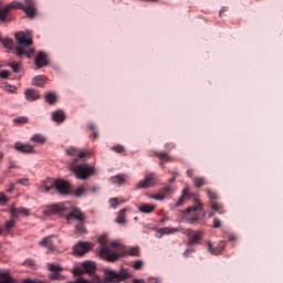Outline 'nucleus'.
Returning <instances> with one entry per match:
<instances>
[{
  "label": "nucleus",
  "instance_id": "nucleus-1",
  "mask_svg": "<svg viewBox=\"0 0 283 283\" xmlns=\"http://www.w3.org/2000/svg\"><path fill=\"white\" fill-rule=\"evenodd\" d=\"M66 154L67 156H75V158L69 163V169L72 171V174H74L77 180H87V178L96 174V169L91 167L90 164L78 165V160L81 158H85V156H90V151L71 147L66 149Z\"/></svg>",
  "mask_w": 283,
  "mask_h": 283
},
{
  "label": "nucleus",
  "instance_id": "nucleus-2",
  "mask_svg": "<svg viewBox=\"0 0 283 283\" xmlns=\"http://www.w3.org/2000/svg\"><path fill=\"white\" fill-rule=\"evenodd\" d=\"M97 242L101 244L99 256L106 262H116L123 256V245L117 242L107 243V235L98 238Z\"/></svg>",
  "mask_w": 283,
  "mask_h": 283
},
{
  "label": "nucleus",
  "instance_id": "nucleus-3",
  "mask_svg": "<svg viewBox=\"0 0 283 283\" xmlns=\"http://www.w3.org/2000/svg\"><path fill=\"white\" fill-rule=\"evenodd\" d=\"M15 40L20 44L15 46L17 56H19L20 59L23 56H27V59H32V56H34V48H32V36L21 31L15 33Z\"/></svg>",
  "mask_w": 283,
  "mask_h": 283
},
{
  "label": "nucleus",
  "instance_id": "nucleus-4",
  "mask_svg": "<svg viewBox=\"0 0 283 283\" xmlns=\"http://www.w3.org/2000/svg\"><path fill=\"white\" fill-rule=\"evenodd\" d=\"M42 189H44L46 193L49 191H52V189H55V191H57V193H60L61 196H67L72 193V186L70 185V182L63 179H56L50 186L48 184H44V186H42Z\"/></svg>",
  "mask_w": 283,
  "mask_h": 283
},
{
  "label": "nucleus",
  "instance_id": "nucleus-5",
  "mask_svg": "<svg viewBox=\"0 0 283 283\" xmlns=\"http://www.w3.org/2000/svg\"><path fill=\"white\" fill-rule=\"evenodd\" d=\"M67 222H74V220H77V223L75 224V231L83 235V233H86L85 230V216L83 212L78 210V208H74L70 211L69 214H66Z\"/></svg>",
  "mask_w": 283,
  "mask_h": 283
},
{
  "label": "nucleus",
  "instance_id": "nucleus-6",
  "mask_svg": "<svg viewBox=\"0 0 283 283\" xmlns=\"http://www.w3.org/2000/svg\"><path fill=\"white\" fill-rule=\"evenodd\" d=\"M25 6L21 2L13 1L8 4L9 10L15 9V10H23L25 12L27 17L29 19H34L36 17V4L34 3V0H24Z\"/></svg>",
  "mask_w": 283,
  "mask_h": 283
},
{
  "label": "nucleus",
  "instance_id": "nucleus-7",
  "mask_svg": "<svg viewBox=\"0 0 283 283\" xmlns=\"http://www.w3.org/2000/svg\"><path fill=\"white\" fill-rule=\"evenodd\" d=\"M185 218L189 224H193L195 222H198L200 218H205V213H202V202L197 200L195 206L189 207L185 212Z\"/></svg>",
  "mask_w": 283,
  "mask_h": 283
},
{
  "label": "nucleus",
  "instance_id": "nucleus-8",
  "mask_svg": "<svg viewBox=\"0 0 283 283\" xmlns=\"http://www.w3.org/2000/svg\"><path fill=\"white\" fill-rule=\"evenodd\" d=\"M69 209V203H55L52 206H46L43 209V216H65V211Z\"/></svg>",
  "mask_w": 283,
  "mask_h": 283
},
{
  "label": "nucleus",
  "instance_id": "nucleus-9",
  "mask_svg": "<svg viewBox=\"0 0 283 283\" xmlns=\"http://www.w3.org/2000/svg\"><path fill=\"white\" fill-rule=\"evenodd\" d=\"M158 180V177L156 176L155 172H149L145 176L143 180H140L136 189H149V187H156V182Z\"/></svg>",
  "mask_w": 283,
  "mask_h": 283
},
{
  "label": "nucleus",
  "instance_id": "nucleus-10",
  "mask_svg": "<svg viewBox=\"0 0 283 283\" xmlns=\"http://www.w3.org/2000/svg\"><path fill=\"white\" fill-rule=\"evenodd\" d=\"M127 279H129V272H127V270H122L119 272L111 270L106 272L107 282H123L124 280Z\"/></svg>",
  "mask_w": 283,
  "mask_h": 283
},
{
  "label": "nucleus",
  "instance_id": "nucleus-11",
  "mask_svg": "<svg viewBox=\"0 0 283 283\" xmlns=\"http://www.w3.org/2000/svg\"><path fill=\"white\" fill-rule=\"evenodd\" d=\"M48 269H49V271H51V273L49 275V280H56V281L63 280V276L61 274V271H63V268H61L60 264L49 263Z\"/></svg>",
  "mask_w": 283,
  "mask_h": 283
},
{
  "label": "nucleus",
  "instance_id": "nucleus-12",
  "mask_svg": "<svg viewBox=\"0 0 283 283\" xmlns=\"http://www.w3.org/2000/svg\"><path fill=\"white\" fill-rule=\"evenodd\" d=\"M186 235H191V238L188 240L189 247H195V244H199L202 240V231H196L193 233L192 230H186Z\"/></svg>",
  "mask_w": 283,
  "mask_h": 283
},
{
  "label": "nucleus",
  "instance_id": "nucleus-13",
  "mask_svg": "<svg viewBox=\"0 0 283 283\" xmlns=\"http://www.w3.org/2000/svg\"><path fill=\"white\" fill-rule=\"evenodd\" d=\"M94 245L90 242H80L73 248L75 255H85Z\"/></svg>",
  "mask_w": 283,
  "mask_h": 283
},
{
  "label": "nucleus",
  "instance_id": "nucleus-14",
  "mask_svg": "<svg viewBox=\"0 0 283 283\" xmlns=\"http://www.w3.org/2000/svg\"><path fill=\"white\" fill-rule=\"evenodd\" d=\"M14 149L17 151H20L21 154H32L34 153V147H32L30 144H23V143H15Z\"/></svg>",
  "mask_w": 283,
  "mask_h": 283
},
{
  "label": "nucleus",
  "instance_id": "nucleus-15",
  "mask_svg": "<svg viewBox=\"0 0 283 283\" xmlns=\"http://www.w3.org/2000/svg\"><path fill=\"white\" fill-rule=\"evenodd\" d=\"M224 241H220L216 248H213L211 242H208V251H210L212 255H220V253L224 251Z\"/></svg>",
  "mask_w": 283,
  "mask_h": 283
},
{
  "label": "nucleus",
  "instance_id": "nucleus-16",
  "mask_svg": "<svg viewBox=\"0 0 283 283\" xmlns=\"http://www.w3.org/2000/svg\"><path fill=\"white\" fill-rule=\"evenodd\" d=\"M36 67H45L48 65V55L44 52H39L34 61Z\"/></svg>",
  "mask_w": 283,
  "mask_h": 283
},
{
  "label": "nucleus",
  "instance_id": "nucleus-17",
  "mask_svg": "<svg viewBox=\"0 0 283 283\" xmlns=\"http://www.w3.org/2000/svg\"><path fill=\"white\" fill-rule=\"evenodd\" d=\"M24 94L27 101H29L30 103H33V101H39V98H41V94H39V92L34 88L25 90Z\"/></svg>",
  "mask_w": 283,
  "mask_h": 283
},
{
  "label": "nucleus",
  "instance_id": "nucleus-18",
  "mask_svg": "<svg viewBox=\"0 0 283 283\" xmlns=\"http://www.w3.org/2000/svg\"><path fill=\"white\" fill-rule=\"evenodd\" d=\"M10 213L12 218H19V216H30V210L24 207L11 208Z\"/></svg>",
  "mask_w": 283,
  "mask_h": 283
},
{
  "label": "nucleus",
  "instance_id": "nucleus-19",
  "mask_svg": "<svg viewBox=\"0 0 283 283\" xmlns=\"http://www.w3.org/2000/svg\"><path fill=\"white\" fill-rule=\"evenodd\" d=\"M87 191H90V188L87 184H84L83 186H80L78 188L71 190V193L75 196V198H81L82 196H85Z\"/></svg>",
  "mask_w": 283,
  "mask_h": 283
},
{
  "label": "nucleus",
  "instance_id": "nucleus-20",
  "mask_svg": "<svg viewBox=\"0 0 283 283\" xmlns=\"http://www.w3.org/2000/svg\"><path fill=\"white\" fill-rule=\"evenodd\" d=\"M155 156H157V158L161 161V163H159L160 167H163V165H165V163H171V160H172L171 156H169V153L155 151Z\"/></svg>",
  "mask_w": 283,
  "mask_h": 283
},
{
  "label": "nucleus",
  "instance_id": "nucleus-21",
  "mask_svg": "<svg viewBox=\"0 0 283 283\" xmlns=\"http://www.w3.org/2000/svg\"><path fill=\"white\" fill-rule=\"evenodd\" d=\"M0 283H14V279L10 275V270H0Z\"/></svg>",
  "mask_w": 283,
  "mask_h": 283
},
{
  "label": "nucleus",
  "instance_id": "nucleus-22",
  "mask_svg": "<svg viewBox=\"0 0 283 283\" xmlns=\"http://www.w3.org/2000/svg\"><path fill=\"white\" fill-rule=\"evenodd\" d=\"M53 238L54 235L45 237L40 241V247H45V249H49V251H54V243L52 242Z\"/></svg>",
  "mask_w": 283,
  "mask_h": 283
},
{
  "label": "nucleus",
  "instance_id": "nucleus-23",
  "mask_svg": "<svg viewBox=\"0 0 283 283\" xmlns=\"http://www.w3.org/2000/svg\"><path fill=\"white\" fill-rule=\"evenodd\" d=\"M155 210H156V206L151 205V203H142L138 207V211L140 213H153V211H155Z\"/></svg>",
  "mask_w": 283,
  "mask_h": 283
},
{
  "label": "nucleus",
  "instance_id": "nucleus-24",
  "mask_svg": "<svg viewBox=\"0 0 283 283\" xmlns=\"http://www.w3.org/2000/svg\"><path fill=\"white\" fill-rule=\"evenodd\" d=\"M210 207L212 211H216L217 213H227V210H224V206H222V203H219L218 201H210Z\"/></svg>",
  "mask_w": 283,
  "mask_h": 283
},
{
  "label": "nucleus",
  "instance_id": "nucleus-25",
  "mask_svg": "<svg viewBox=\"0 0 283 283\" xmlns=\"http://www.w3.org/2000/svg\"><path fill=\"white\" fill-rule=\"evenodd\" d=\"M52 118L55 123H63L65 120V113L63 111H55L52 113Z\"/></svg>",
  "mask_w": 283,
  "mask_h": 283
},
{
  "label": "nucleus",
  "instance_id": "nucleus-26",
  "mask_svg": "<svg viewBox=\"0 0 283 283\" xmlns=\"http://www.w3.org/2000/svg\"><path fill=\"white\" fill-rule=\"evenodd\" d=\"M180 231V228H161L158 230V233H161V235H171V233H178Z\"/></svg>",
  "mask_w": 283,
  "mask_h": 283
},
{
  "label": "nucleus",
  "instance_id": "nucleus-27",
  "mask_svg": "<svg viewBox=\"0 0 283 283\" xmlns=\"http://www.w3.org/2000/svg\"><path fill=\"white\" fill-rule=\"evenodd\" d=\"M8 14H10V7L9 6L0 9V21L2 23H6V21H8Z\"/></svg>",
  "mask_w": 283,
  "mask_h": 283
},
{
  "label": "nucleus",
  "instance_id": "nucleus-28",
  "mask_svg": "<svg viewBox=\"0 0 283 283\" xmlns=\"http://www.w3.org/2000/svg\"><path fill=\"white\" fill-rule=\"evenodd\" d=\"M46 138L45 136L41 135V134H34L32 137H31V142L32 143H38V145H44V143H46Z\"/></svg>",
  "mask_w": 283,
  "mask_h": 283
},
{
  "label": "nucleus",
  "instance_id": "nucleus-29",
  "mask_svg": "<svg viewBox=\"0 0 283 283\" xmlns=\"http://www.w3.org/2000/svg\"><path fill=\"white\" fill-rule=\"evenodd\" d=\"M125 213H127V209H122L118 211V214L115 219V222H117V224H125Z\"/></svg>",
  "mask_w": 283,
  "mask_h": 283
},
{
  "label": "nucleus",
  "instance_id": "nucleus-30",
  "mask_svg": "<svg viewBox=\"0 0 283 283\" xmlns=\"http://www.w3.org/2000/svg\"><path fill=\"white\" fill-rule=\"evenodd\" d=\"M112 185H124L125 184V176L124 175H117L115 177H112L111 179Z\"/></svg>",
  "mask_w": 283,
  "mask_h": 283
},
{
  "label": "nucleus",
  "instance_id": "nucleus-31",
  "mask_svg": "<svg viewBox=\"0 0 283 283\" xmlns=\"http://www.w3.org/2000/svg\"><path fill=\"white\" fill-rule=\"evenodd\" d=\"M33 85H36V87H43L45 85V76L39 75L33 78Z\"/></svg>",
  "mask_w": 283,
  "mask_h": 283
},
{
  "label": "nucleus",
  "instance_id": "nucleus-32",
  "mask_svg": "<svg viewBox=\"0 0 283 283\" xmlns=\"http://www.w3.org/2000/svg\"><path fill=\"white\" fill-rule=\"evenodd\" d=\"M187 198H189V190L185 189L181 198H179V200L176 202V207H182Z\"/></svg>",
  "mask_w": 283,
  "mask_h": 283
},
{
  "label": "nucleus",
  "instance_id": "nucleus-33",
  "mask_svg": "<svg viewBox=\"0 0 283 283\" xmlns=\"http://www.w3.org/2000/svg\"><path fill=\"white\" fill-rule=\"evenodd\" d=\"M193 185L197 189H200L201 187H205V185H207V180L202 177H196L193 179Z\"/></svg>",
  "mask_w": 283,
  "mask_h": 283
},
{
  "label": "nucleus",
  "instance_id": "nucleus-34",
  "mask_svg": "<svg viewBox=\"0 0 283 283\" xmlns=\"http://www.w3.org/2000/svg\"><path fill=\"white\" fill-rule=\"evenodd\" d=\"M44 98H45L46 103H49V105H54L56 103L55 93H46Z\"/></svg>",
  "mask_w": 283,
  "mask_h": 283
},
{
  "label": "nucleus",
  "instance_id": "nucleus-35",
  "mask_svg": "<svg viewBox=\"0 0 283 283\" xmlns=\"http://www.w3.org/2000/svg\"><path fill=\"white\" fill-rule=\"evenodd\" d=\"M207 196L210 200V202H216V200H218L220 197L218 196V192L212 191L211 189H207Z\"/></svg>",
  "mask_w": 283,
  "mask_h": 283
},
{
  "label": "nucleus",
  "instance_id": "nucleus-36",
  "mask_svg": "<svg viewBox=\"0 0 283 283\" xmlns=\"http://www.w3.org/2000/svg\"><path fill=\"white\" fill-rule=\"evenodd\" d=\"M128 255L138 258V255H140V248L138 247H133L128 250Z\"/></svg>",
  "mask_w": 283,
  "mask_h": 283
},
{
  "label": "nucleus",
  "instance_id": "nucleus-37",
  "mask_svg": "<svg viewBox=\"0 0 283 283\" xmlns=\"http://www.w3.org/2000/svg\"><path fill=\"white\" fill-rule=\"evenodd\" d=\"M109 205L113 209H116V207H118V205H123V200L120 198H112L109 200Z\"/></svg>",
  "mask_w": 283,
  "mask_h": 283
},
{
  "label": "nucleus",
  "instance_id": "nucleus-38",
  "mask_svg": "<svg viewBox=\"0 0 283 283\" xmlns=\"http://www.w3.org/2000/svg\"><path fill=\"white\" fill-rule=\"evenodd\" d=\"M9 65L11 66L12 71L15 74H19V72H21V63H19V62H11Z\"/></svg>",
  "mask_w": 283,
  "mask_h": 283
},
{
  "label": "nucleus",
  "instance_id": "nucleus-39",
  "mask_svg": "<svg viewBox=\"0 0 283 283\" xmlns=\"http://www.w3.org/2000/svg\"><path fill=\"white\" fill-rule=\"evenodd\" d=\"M23 265L24 266H29V269H36V262H34V260L32 259H27L24 262H23Z\"/></svg>",
  "mask_w": 283,
  "mask_h": 283
},
{
  "label": "nucleus",
  "instance_id": "nucleus-40",
  "mask_svg": "<svg viewBox=\"0 0 283 283\" xmlns=\"http://www.w3.org/2000/svg\"><path fill=\"white\" fill-rule=\"evenodd\" d=\"M13 123H15V125H25V123H28V117L21 116V117L14 118Z\"/></svg>",
  "mask_w": 283,
  "mask_h": 283
},
{
  "label": "nucleus",
  "instance_id": "nucleus-41",
  "mask_svg": "<svg viewBox=\"0 0 283 283\" xmlns=\"http://www.w3.org/2000/svg\"><path fill=\"white\" fill-rule=\"evenodd\" d=\"M0 41H1L2 45L8 48L9 50L12 49L13 42H12L11 39H3V40H1V38H0Z\"/></svg>",
  "mask_w": 283,
  "mask_h": 283
},
{
  "label": "nucleus",
  "instance_id": "nucleus-42",
  "mask_svg": "<svg viewBox=\"0 0 283 283\" xmlns=\"http://www.w3.org/2000/svg\"><path fill=\"white\" fill-rule=\"evenodd\" d=\"M171 191H172L171 186H166L160 189V192L163 196H165V198H167V196H169V193H171Z\"/></svg>",
  "mask_w": 283,
  "mask_h": 283
},
{
  "label": "nucleus",
  "instance_id": "nucleus-43",
  "mask_svg": "<svg viewBox=\"0 0 283 283\" xmlns=\"http://www.w3.org/2000/svg\"><path fill=\"white\" fill-rule=\"evenodd\" d=\"M88 128L91 129V132H93V138L94 139L98 138V130H96V125L95 124H90Z\"/></svg>",
  "mask_w": 283,
  "mask_h": 283
},
{
  "label": "nucleus",
  "instance_id": "nucleus-44",
  "mask_svg": "<svg viewBox=\"0 0 283 283\" xmlns=\"http://www.w3.org/2000/svg\"><path fill=\"white\" fill-rule=\"evenodd\" d=\"M113 151H116V154H123L125 151V147L123 145H116L112 147Z\"/></svg>",
  "mask_w": 283,
  "mask_h": 283
},
{
  "label": "nucleus",
  "instance_id": "nucleus-45",
  "mask_svg": "<svg viewBox=\"0 0 283 283\" xmlns=\"http://www.w3.org/2000/svg\"><path fill=\"white\" fill-rule=\"evenodd\" d=\"M144 262H143V260H138V261H136L134 264H133V268L135 269V271H140V269H143V266H144Z\"/></svg>",
  "mask_w": 283,
  "mask_h": 283
},
{
  "label": "nucleus",
  "instance_id": "nucleus-46",
  "mask_svg": "<svg viewBox=\"0 0 283 283\" xmlns=\"http://www.w3.org/2000/svg\"><path fill=\"white\" fill-rule=\"evenodd\" d=\"M18 185H22V187H28V185H30V179L28 178H21L17 180Z\"/></svg>",
  "mask_w": 283,
  "mask_h": 283
},
{
  "label": "nucleus",
  "instance_id": "nucleus-47",
  "mask_svg": "<svg viewBox=\"0 0 283 283\" xmlns=\"http://www.w3.org/2000/svg\"><path fill=\"white\" fill-rule=\"evenodd\" d=\"M14 224H15L14 220L7 221L4 224L6 231H10V229H14Z\"/></svg>",
  "mask_w": 283,
  "mask_h": 283
},
{
  "label": "nucleus",
  "instance_id": "nucleus-48",
  "mask_svg": "<svg viewBox=\"0 0 283 283\" xmlns=\"http://www.w3.org/2000/svg\"><path fill=\"white\" fill-rule=\"evenodd\" d=\"M222 227V222L220 221V219L214 218L213 219V229H220Z\"/></svg>",
  "mask_w": 283,
  "mask_h": 283
},
{
  "label": "nucleus",
  "instance_id": "nucleus-49",
  "mask_svg": "<svg viewBox=\"0 0 283 283\" xmlns=\"http://www.w3.org/2000/svg\"><path fill=\"white\" fill-rule=\"evenodd\" d=\"M151 198H153L154 200H165V195H163V192L159 191V193L154 195Z\"/></svg>",
  "mask_w": 283,
  "mask_h": 283
},
{
  "label": "nucleus",
  "instance_id": "nucleus-50",
  "mask_svg": "<svg viewBox=\"0 0 283 283\" xmlns=\"http://www.w3.org/2000/svg\"><path fill=\"white\" fill-rule=\"evenodd\" d=\"M8 76H10V71H1L0 72V78H8Z\"/></svg>",
  "mask_w": 283,
  "mask_h": 283
},
{
  "label": "nucleus",
  "instance_id": "nucleus-51",
  "mask_svg": "<svg viewBox=\"0 0 283 283\" xmlns=\"http://www.w3.org/2000/svg\"><path fill=\"white\" fill-rule=\"evenodd\" d=\"M228 240L229 242H235V240H238V237L235 234H229Z\"/></svg>",
  "mask_w": 283,
  "mask_h": 283
},
{
  "label": "nucleus",
  "instance_id": "nucleus-52",
  "mask_svg": "<svg viewBox=\"0 0 283 283\" xmlns=\"http://www.w3.org/2000/svg\"><path fill=\"white\" fill-rule=\"evenodd\" d=\"M193 251H196V250H193V249H187V250L184 252V255H185L186 258H189V255H191V253H193Z\"/></svg>",
  "mask_w": 283,
  "mask_h": 283
},
{
  "label": "nucleus",
  "instance_id": "nucleus-53",
  "mask_svg": "<svg viewBox=\"0 0 283 283\" xmlns=\"http://www.w3.org/2000/svg\"><path fill=\"white\" fill-rule=\"evenodd\" d=\"M0 202H8V197L3 192H0Z\"/></svg>",
  "mask_w": 283,
  "mask_h": 283
},
{
  "label": "nucleus",
  "instance_id": "nucleus-54",
  "mask_svg": "<svg viewBox=\"0 0 283 283\" xmlns=\"http://www.w3.org/2000/svg\"><path fill=\"white\" fill-rule=\"evenodd\" d=\"M7 191L8 193H12L14 191V184H10Z\"/></svg>",
  "mask_w": 283,
  "mask_h": 283
},
{
  "label": "nucleus",
  "instance_id": "nucleus-55",
  "mask_svg": "<svg viewBox=\"0 0 283 283\" xmlns=\"http://www.w3.org/2000/svg\"><path fill=\"white\" fill-rule=\"evenodd\" d=\"M7 91H8V92H11V93H14V92H17V86H12V85H11V86H8V87H7Z\"/></svg>",
  "mask_w": 283,
  "mask_h": 283
},
{
  "label": "nucleus",
  "instance_id": "nucleus-56",
  "mask_svg": "<svg viewBox=\"0 0 283 283\" xmlns=\"http://www.w3.org/2000/svg\"><path fill=\"white\" fill-rule=\"evenodd\" d=\"M187 176L188 178H191V176H193V170L191 169L187 170Z\"/></svg>",
  "mask_w": 283,
  "mask_h": 283
},
{
  "label": "nucleus",
  "instance_id": "nucleus-57",
  "mask_svg": "<svg viewBox=\"0 0 283 283\" xmlns=\"http://www.w3.org/2000/svg\"><path fill=\"white\" fill-rule=\"evenodd\" d=\"M133 283H145V280L135 279Z\"/></svg>",
  "mask_w": 283,
  "mask_h": 283
},
{
  "label": "nucleus",
  "instance_id": "nucleus-58",
  "mask_svg": "<svg viewBox=\"0 0 283 283\" xmlns=\"http://www.w3.org/2000/svg\"><path fill=\"white\" fill-rule=\"evenodd\" d=\"M91 191H93V193H96L98 191V187L91 188Z\"/></svg>",
  "mask_w": 283,
  "mask_h": 283
},
{
  "label": "nucleus",
  "instance_id": "nucleus-59",
  "mask_svg": "<svg viewBox=\"0 0 283 283\" xmlns=\"http://www.w3.org/2000/svg\"><path fill=\"white\" fill-rule=\"evenodd\" d=\"M149 283H158V281H156V279H150Z\"/></svg>",
  "mask_w": 283,
  "mask_h": 283
},
{
  "label": "nucleus",
  "instance_id": "nucleus-60",
  "mask_svg": "<svg viewBox=\"0 0 283 283\" xmlns=\"http://www.w3.org/2000/svg\"><path fill=\"white\" fill-rule=\"evenodd\" d=\"M213 216H216V213H213V212L209 213V218H213Z\"/></svg>",
  "mask_w": 283,
  "mask_h": 283
},
{
  "label": "nucleus",
  "instance_id": "nucleus-61",
  "mask_svg": "<svg viewBox=\"0 0 283 283\" xmlns=\"http://www.w3.org/2000/svg\"><path fill=\"white\" fill-rule=\"evenodd\" d=\"M0 160H3V153H0Z\"/></svg>",
  "mask_w": 283,
  "mask_h": 283
},
{
  "label": "nucleus",
  "instance_id": "nucleus-62",
  "mask_svg": "<svg viewBox=\"0 0 283 283\" xmlns=\"http://www.w3.org/2000/svg\"><path fill=\"white\" fill-rule=\"evenodd\" d=\"M174 180H176V177H172L171 179H169V182H174Z\"/></svg>",
  "mask_w": 283,
  "mask_h": 283
},
{
  "label": "nucleus",
  "instance_id": "nucleus-63",
  "mask_svg": "<svg viewBox=\"0 0 283 283\" xmlns=\"http://www.w3.org/2000/svg\"><path fill=\"white\" fill-rule=\"evenodd\" d=\"M169 147H170V149H174L175 146H174V144H170Z\"/></svg>",
  "mask_w": 283,
  "mask_h": 283
},
{
  "label": "nucleus",
  "instance_id": "nucleus-64",
  "mask_svg": "<svg viewBox=\"0 0 283 283\" xmlns=\"http://www.w3.org/2000/svg\"><path fill=\"white\" fill-rule=\"evenodd\" d=\"M3 234V230L0 228V235H2Z\"/></svg>",
  "mask_w": 283,
  "mask_h": 283
}]
</instances>
